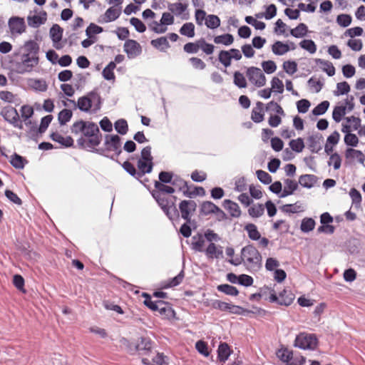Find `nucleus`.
<instances>
[{
	"label": "nucleus",
	"mask_w": 365,
	"mask_h": 365,
	"mask_svg": "<svg viewBox=\"0 0 365 365\" xmlns=\"http://www.w3.org/2000/svg\"><path fill=\"white\" fill-rule=\"evenodd\" d=\"M293 353L287 349H280L277 352V356L283 361L289 363L292 359Z\"/></svg>",
	"instance_id": "obj_60"
},
{
	"label": "nucleus",
	"mask_w": 365,
	"mask_h": 365,
	"mask_svg": "<svg viewBox=\"0 0 365 365\" xmlns=\"http://www.w3.org/2000/svg\"><path fill=\"white\" fill-rule=\"evenodd\" d=\"M289 145L292 150L297 153H301L304 148L303 139L301 138H299L296 140H292Z\"/></svg>",
	"instance_id": "obj_56"
},
{
	"label": "nucleus",
	"mask_w": 365,
	"mask_h": 365,
	"mask_svg": "<svg viewBox=\"0 0 365 365\" xmlns=\"http://www.w3.org/2000/svg\"><path fill=\"white\" fill-rule=\"evenodd\" d=\"M307 26L304 24H299L296 28L291 29L290 34L296 38H301L306 35Z\"/></svg>",
	"instance_id": "obj_42"
},
{
	"label": "nucleus",
	"mask_w": 365,
	"mask_h": 365,
	"mask_svg": "<svg viewBox=\"0 0 365 365\" xmlns=\"http://www.w3.org/2000/svg\"><path fill=\"white\" fill-rule=\"evenodd\" d=\"M1 115L10 123L16 124L18 122L19 113L13 107H5L1 111Z\"/></svg>",
	"instance_id": "obj_19"
},
{
	"label": "nucleus",
	"mask_w": 365,
	"mask_h": 365,
	"mask_svg": "<svg viewBox=\"0 0 365 365\" xmlns=\"http://www.w3.org/2000/svg\"><path fill=\"white\" fill-rule=\"evenodd\" d=\"M257 178L260 182H262L264 184L268 185L271 183L272 182V177L271 175L267 173V172L259 170L256 172Z\"/></svg>",
	"instance_id": "obj_62"
},
{
	"label": "nucleus",
	"mask_w": 365,
	"mask_h": 365,
	"mask_svg": "<svg viewBox=\"0 0 365 365\" xmlns=\"http://www.w3.org/2000/svg\"><path fill=\"white\" fill-rule=\"evenodd\" d=\"M200 49L207 55H210L214 52L215 46L212 44L207 43L204 38H200Z\"/></svg>",
	"instance_id": "obj_61"
},
{
	"label": "nucleus",
	"mask_w": 365,
	"mask_h": 365,
	"mask_svg": "<svg viewBox=\"0 0 365 365\" xmlns=\"http://www.w3.org/2000/svg\"><path fill=\"white\" fill-rule=\"evenodd\" d=\"M120 138L118 135H106V145L107 148L110 150L117 151L120 148Z\"/></svg>",
	"instance_id": "obj_22"
},
{
	"label": "nucleus",
	"mask_w": 365,
	"mask_h": 365,
	"mask_svg": "<svg viewBox=\"0 0 365 365\" xmlns=\"http://www.w3.org/2000/svg\"><path fill=\"white\" fill-rule=\"evenodd\" d=\"M115 129L120 135H125L128 130V123L124 119H119L115 123Z\"/></svg>",
	"instance_id": "obj_53"
},
{
	"label": "nucleus",
	"mask_w": 365,
	"mask_h": 365,
	"mask_svg": "<svg viewBox=\"0 0 365 365\" xmlns=\"http://www.w3.org/2000/svg\"><path fill=\"white\" fill-rule=\"evenodd\" d=\"M214 42L216 44H222L225 46H230L234 42V37L232 34H225L217 36L214 38Z\"/></svg>",
	"instance_id": "obj_35"
},
{
	"label": "nucleus",
	"mask_w": 365,
	"mask_h": 365,
	"mask_svg": "<svg viewBox=\"0 0 365 365\" xmlns=\"http://www.w3.org/2000/svg\"><path fill=\"white\" fill-rule=\"evenodd\" d=\"M172 185L181 190L185 196L190 197L187 182L180 178L176 177L172 181Z\"/></svg>",
	"instance_id": "obj_30"
},
{
	"label": "nucleus",
	"mask_w": 365,
	"mask_h": 365,
	"mask_svg": "<svg viewBox=\"0 0 365 365\" xmlns=\"http://www.w3.org/2000/svg\"><path fill=\"white\" fill-rule=\"evenodd\" d=\"M219 61L225 67L227 68L231 65V56L230 52L227 51H221L218 56Z\"/></svg>",
	"instance_id": "obj_49"
},
{
	"label": "nucleus",
	"mask_w": 365,
	"mask_h": 365,
	"mask_svg": "<svg viewBox=\"0 0 365 365\" xmlns=\"http://www.w3.org/2000/svg\"><path fill=\"white\" fill-rule=\"evenodd\" d=\"M28 85L32 89L39 92H44L48 88V84L43 79L31 78L28 81Z\"/></svg>",
	"instance_id": "obj_21"
},
{
	"label": "nucleus",
	"mask_w": 365,
	"mask_h": 365,
	"mask_svg": "<svg viewBox=\"0 0 365 365\" xmlns=\"http://www.w3.org/2000/svg\"><path fill=\"white\" fill-rule=\"evenodd\" d=\"M205 253L209 259H220L223 257L222 247L215 243H210L205 250Z\"/></svg>",
	"instance_id": "obj_15"
},
{
	"label": "nucleus",
	"mask_w": 365,
	"mask_h": 365,
	"mask_svg": "<svg viewBox=\"0 0 365 365\" xmlns=\"http://www.w3.org/2000/svg\"><path fill=\"white\" fill-rule=\"evenodd\" d=\"M124 51L129 58H133L141 53L142 48L136 41L128 39L124 43Z\"/></svg>",
	"instance_id": "obj_13"
},
{
	"label": "nucleus",
	"mask_w": 365,
	"mask_h": 365,
	"mask_svg": "<svg viewBox=\"0 0 365 365\" xmlns=\"http://www.w3.org/2000/svg\"><path fill=\"white\" fill-rule=\"evenodd\" d=\"M164 355L163 354L157 353L155 357L151 359L148 358H143L142 362L145 364L153 365H162L164 363Z\"/></svg>",
	"instance_id": "obj_39"
},
{
	"label": "nucleus",
	"mask_w": 365,
	"mask_h": 365,
	"mask_svg": "<svg viewBox=\"0 0 365 365\" xmlns=\"http://www.w3.org/2000/svg\"><path fill=\"white\" fill-rule=\"evenodd\" d=\"M138 168L139 170L138 178L142 177L145 173H149L153 169V162L139 159L138 161Z\"/></svg>",
	"instance_id": "obj_25"
},
{
	"label": "nucleus",
	"mask_w": 365,
	"mask_h": 365,
	"mask_svg": "<svg viewBox=\"0 0 365 365\" xmlns=\"http://www.w3.org/2000/svg\"><path fill=\"white\" fill-rule=\"evenodd\" d=\"M205 25L207 28L214 29L220 26V20L218 16L210 14L207 16Z\"/></svg>",
	"instance_id": "obj_44"
},
{
	"label": "nucleus",
	"mask_w": 365,
	"mask_h": 365,
	"mask_svg": "<svg viewBox=\"0 0 365 365\" xmlns=\"http://www.w3.org/2000/svg\"><path fill=\"white\" fill-rule=\"evenodd\" d=\"M223 205L225 208L229 211L231 216L234 217H240L241 211L239 205L236 202H234L230 200H225L223 202Z\"/></svg>",
	"instance_id": "obj_28"
},
{
	"label": "nucleus",
	"mask_w": 365,
	"mask_h": 365,
	"mask_svg": "<svg viewBox=\"0 0 365 365\" xmlns=\"http://www.w3.org/2000/svg\"><path fill=\"white\" fill-rule=\"evenodd\" d=\"M38 57L22 55L20 61H13L12 71L18 74H24L32 71L38 64Z\"/></svg>",
	"instance_id": "obj_4"
},
{
	"label": "nucleus",
	"mask_w": 365,
	"mask_h": 365,
	"mask_svg": "<svg viewBox=\"0 0 365 365\" xmlns=\"http://www.w3.org/2000/svg\"><path fill=\"white\" fill-rule=\"evenodd\" d=\"M150 43L154 48L158 49L160 51H165L170 46L168 41V38L165 36L153 39L151 41Z\"/></svg>",
	"instance_id": "obj_29"
},
{
	"label": "nucleus",
	"mask_w": 365,
	"mask_h": 365,
	"mask_svg": "<svg viewBox=\"0 0 365 365\" xmlns=\"http://www.w3.org/2000/svg\"><path fill=\"white\" fill-rule=\"evenodd\" d=\"M346 113V106H337L334 108L332 113V118L336 122L339 123L342 117Z\"/></svg>",
	"instance_id": "obj_38"
},
{
	"label": "nucleus",
	"mask_w": 365,
	"mask_h": 365,
	"mask_svg": "<svg viewBox=\"0 0 365 365\" xmlns=\"http://www.w3.org/2000/svg\"><path fill=\"white\" fill-rule=\"evenodd\" d=\"M24 48L25 53L23 55H28L29 56L38 57V53L39 51V46L34 41H29L24 43Z\"/></svg>",
	"instance_id": "obj_23"
},
{
	"label": "nucleus",
	"mask_w": 365,
	"mask_h": 365,
	"mask_svg": "<svg viewBox=\"0 0 365 365\" xmlns=\"http://www.w3.org/2000/svg\"><path fill=\"white\" fill-rule=\"evenodd\" d=\"M264 104L261 102H257L256 107L252 111L251 118L255 123H260L264 120Z\"/></svg>",
	"instance_id": "obj_26"
},
{
	"label": "nucleus",
	"mask_w": 365,
	"mask_h": 365,
	"mask_svg": "<svg viewBox=\"0 0 365 365\" xmlns=\"http://www.w3.org/2000/svg\"><path fill=\"white\" fill-rule=\"evenodd\" d=\"M8 25L12 35H20L25 32L26 28L24 19L18 16L10 18Z\"/></svg>",
	"instance_id": "obj_10"
},
{
	"label": "nucleus",
	"mask_w": 365,
	"mask_h": 365,
	"mask_svg": "<svg viewBox=\"0 0 365 365\" xmlns=\"http://www.w3.org/2000/svg\"><path fill=\"white\" fill-rule=\"evenodd\" d=\"M151 341L149 339L143 337L140 339V342H139L136 346V349L139 351H151Z\"/></svg>",
	"instance_id": "obj_50"
},
{
	"label": "nucleus",
	"mask_w": 365,
	"mask_h": 365,
	"mask_svg": "<svg viewBox=\"0 0 365 365\" xmlns=\"http://www.w3.org/2000/svg\"><path fill=\"white\" fill-rule=\"evenodd\" d=\"M346 155H350L353 158H356L358 160V161L361 163H364L365 160V156L363 154V153L358 150H354L352 148H349L346 150Z\"/></svg>",
	"instance_id": "obj_58"
},
{
	"label": "nucleus",
	"mask_w": 365,
	"mask_h": 365,
	"mask_svg": "<svg viewBox=\"0 0 365 365\" xmlns=\"http://www.w3.org/2000/svg\"><path fill=\"white\" fill-rule=\"evenodd\" d=\"M180 33L182 36H185L188 38H192L195 36V25L191 23H185L180 29Z\"/></svg>",
	"instance_id": "obj_36"
},
{
	"label": "nucleus",
	"mask_w": 365,
	"mask_h": 365,
	"mask_svg": "<svg viewBox=\"0 0 365 365\" xmlns=\"http://www.w3.org/2000/svg\"><path fill=\"white\" fill-rule=\"evenodd\" d=\"M91 96H95L94 93H91L87 96H83L78 98L77 104L74 101H71V102L81 110L88 112L91 106H92V100Z\"/></svg>",
	"instance_id": "obj_17"
},
{
	"label": "nucleus",
	"mask_w": 365,
	"mask_h": 365,
	"mask_svg": "<svg viewBox=\"0 0 365 365\" xmlns=\"http://www.w3.org/2000/svg\"><path fill=\"white\" fill-rule=\"evenodd\" d=\"M341 131L346 133V135L344 136V143L347 145L356 147L358 145L359 139L357 136L355 134L351 133V125H348L345 124V123H343Z\"/></svg>",
	"instance_id": "obj_16"
},
{
	"label": "nucleus",
	"mask_w": 365,
	"mask_h": 365,
	"mask_svg": "<svg viewBox=\"0 0 365 365\" xmlns=\"http://www.w3.org/2000/svg\"><path fill=\"white\" fill-rule=\"evenodd\" d=\"M196 209L197 203L194 200H184L179 204L181 217L187 223H191V217L195 214Z\"/></svg>",
	"instance_id": "obj_7"
},
{
	"label": "nucleus",
	"mask_w": 365,
	"mask_h": 365,
	"mask_svg": "<svg viewBox=\"0 0 365 365\" xmlns=\"http://www.w3.org/2000/svg\"><path fill=\"white\" fill-rule=\"evenodd\" d=\"M315 222L312 218H304L302 221L301 230L304 232H308L314 230Z\"/></svg>",
	"instance_id": "obj_51"
},
{
	"label": "nucleus",
	"mask_w": 365,
	"mask_h": 365,
	"mask_svg": "<svg viewBox=\"0 0 365 365\" xmlns=\"http://www.w3.org/2000/svg\"><path fill=\"white\" fill-rule=\"evenodd\" d=\"M249 81L257 87H262L266 84V77L262 70L257 67H249L246 71Z\"/></svg>",
	"instance_id": "obj_6"
},
{
	"label": "nucleus",
	"mask_w": 365,
	"mask_h": 365,
	"mask_svg": "<svg viewBox=\"0 0 365 365\" xmlns=\"http://www.w3.org/2000/svg\"><path fill=\"white\" fill-rule=\"evenodd\" d=\"M205 237L202 234H197L192 237V249L197 252H205Z\"/></svg>",
	"instance_id": "obj_27"
},
{
	"label": "nucleus",
	"mask_w": 365,
	"mask_h": 365,
	"mask_svg": "<svg viewBox=\"0 0 365 365\" xmlns=\"http://www.w3.org/2000/svg\"><path fill=\"white\" fill-rule=\"evenodd\" d=\"M154 197L156 199L158 205L160 206L162 210L165 212L166 215L172 219L173 215H175L178 212L174 204H170L168 198L160 192L153 194Z\"/></svg>",
	"instance_id": "obj_9"
},
{
	"label": "nucleus",
	"mask_w": 365,
	"mask_h": 365,
	"mask_svg": "<svg viewBox=\"0 0 365 365\" xmlns=\"http://www.w3.org/2000/svg\"><path fill=\"white\" fill-rule=\"evenodd\" d=\"M24 158L18 154L11 156V164L16 168L21 169L24 167Z\"/></svg>",
	"instance_id": "obj_59"
},
{
	"label": "nucleus",
	"mask_w": 365,
	"mask_h": 365,
	"mask_svg": "<svg viewBox=\"0 0 365 365\" xmlns=\"http://www.w3.org/2000/svg\"><path fill=\"white\" fill-rule=\"evenodd\" d=\"M267 291L269 292L268 299L271 302H277L280 305L289 306L294 299V294L291 291L284 289L277 297L275 291L269 287H262L259 295L263 296Z\"/></svg>",
	"instance_id": "obj_3"
},
{
	"label": "nucleus",
	"mask_w": 365,
	"mask_h": 365,
	"mask_svg": "<svg viewBox=\"0 0 365 365\" xmlns=\"http://www.w3.org/2000/svg\"><path fill=\"white\" fill-rule=\"evenodd\" d=\"M47 20V13L38 9L31 11L27 16V22L29 26L38 28L44 24Z\"/></svg>",
	"instance_id": "obj_8"
},
{
	"label": "nucleus",
	"mask_w": 365,
	"mask_h": 365,
	"mask_svg": "<svg viewBox=\"0 0 365 365\" xmlns=\"http://www.w3.org/2000/svg\"><path fill=\"white\" fill-rule=\"evenodd\" d=\"M329 106V102L327 101H322L313 110L312 113L314 115H323L326 113Z\"/></svg>",
	"instance_id": "obj_54"
},
{
	"label": "nucleus",
	"mask_w": 365,
	"mask_h": 365,
	"mask_svg": "<svg viewBox=\"0 0 365 365\" xmlns=\"http://www.w3.org/2000/svg\"><path fill=\"white\" fill-rule=\"evenodd\" d=\"M264 212V207L262 204L254 205L249 208V214L254 217H258L263 215Z\"/></svg>",
	"instance_id": "obj_47"
},
{
	"label": "nucleus",
	"mask_w": 365,
	"mask_h": 365,
	"mask_svg": "<svg viewBox=\"0 0 365 365\" xmlns=\"http://www.w3.org/2000/svg\"><path fill=\"white\" fill-rule=\"evenodd\" d=\"M168 9L176 16H180L187 9V5L182 3L170 4L168 5Z\"/></svg>",
	"instance_id": "obj_40"
},
{
	"label": "nucleus",
	"mask_w": 365,
	"mask_h": 365,
	"mask_svg": "<svg viewBox=\"0 0 365 365\" xmlns=\"http://www.w3.org/2000/svg\"><path fill=\"white\" fill-rule=\"evenodd\" d=\"M156 312H158L161 316L168 319L173 318L175 315V312L172 307L162 300H159V304L158 307H157Z\"/></svg>",
	"instance_id": "obj_20"
},
{
	"label": "nucleus",
	"mask_w": 365,
	"mask_h": 365,
	"mask_svg": "<svg viewBox=\"0 0 365 365\" xmlns=\"http://www.w3.org/2000/svg\"><path fill=\"white\" fill-rule=\"evenodd\" d=\"M50 36L52 39L53 46L56 49H61L63 44L61 43L63 35V29L58 24H53L50 29Z\"/></svg>",
	"instance_id": "obj_14"
},
{
	"label": "nucleus",
	"mask_w": 365,
	"mask_h": 365,
	"mask_svg": "<svg viewBox=\"0 0 365 365\" xmlns=\"http://www.w3.org/2000/svg\"><path fill=\"white\" fill-rule=\"evenodd\" d=\"M183 50L187 53H197L200 50V40L192 43L190 42L184 45Z\"/></svg>",
	"instance_id": "obj_57"
},
{
	"label": "nucleus",
	"mask_w": 365,
	"mask_h": 365,
	"mask_svg": "<svg viewBox=\"0 0 365 365\" xmlns=\"http://www.w3.org/2000/svg\"><path fill=\"white\" fill-rule=\"evenodd\" d=\"M234 83L239 88H246L247 86L245 77L240 71H235L234 73Z\"/></svg>",
	"instance_id": "obj_48"
},
{
	"label": "nucleus",
	"mask_w": 365,
	"mask_h": 365,
	"mask_svg": "<svg viewBox=\"0 0 365 365\" xmlns=\"http://www.w3.org/2000/svg\"><path fill=\"white\" fill-rule=\"evenodd\" d=\"M283 68L288 74L292 75L297 71V64L294 61H285L283 63Z\"/></svg>",
	"instance_id": "obj_64"
},
{
	"label": "nucleus",
	"mask_w": 365,
	"mask_h": 365,
	"mask_svg": "<svg viewBox=\"0 0 365 365\" xmlns=\"http://www.w3.org/2000/svg\"><path fill=\"white\" fill-rule=\"evenodd\" d=\"M245 230L247 232L248 236L251 240H258L260 239L261 235L255 225L248 224L245 226Z\"/></svg>",
	"instance_id": "obj_37"
},
{
	"label": "nucleus",
	"mask_w": 365,
	"mask_h": 365,
	"mask_svg": "<svg viewBox=\"0 0 365 365\" xmlns=\"http://www.w3.org/2000/svg\"><path fill=\"white\" fill-rule=\"evenodd\" d=\"M344 120L346 122V125H351V131L356 130L361 128V119L359 118L352 115L345 118Z\"/></svg>",
	"instance_id": "obj_52"
},
{
	"label": "nucleus",
	"mask_w": 365,
	"mask_h": 365,
	"mask_svg": "<svg viewBox=\"0 0 365 365\" xmlns=\"http://www.w3.org/2000/svg\"><path fill=\"white\" fill-rule=\"evenodd\" d=\"M262 67L264 72L268 74L273 73L277 69L276 63L273 61H263Z\"/></svg>",
	"instance_id": "obj_63"
},
{
	"label": "nucleus",
	"mask_w": 365,
	"mask_h": 365,
	"mask_svg": "<svg viewBox=\"0 0 365 365\" xmlns=\"http://www.w3.org/2000/svg\"><path fill=\"white\" fill-rule=\"evenodd\" d=\"M314 179V175H303L299 177V183L304 187L310 188L313 186L315 182Z\"/></svg>",
	"instance_id": "obj_41"
},
{
	"label": "nucleus",
	"mask_w": 365,
	"mask_h": 365,
	"mask_svg": "<svg viewBox=\"0 0 365 365\" xmlns=\"http://www.w3.org/2000/svg\"><path fill=\"white\" fill-rule=\"evenodd\" d=\"M120 14L121 7L112 6L109 7L103 15L99 16L98 21L100 24H106L114 21L118 19Z\"/></svg>",
	"instance_id": "obj_11"
},
{
	"label": "nucleus",
	"mask_w": 365,
	"mask_h": 365,
	"mask_svg": "<svg viewBox=\"0 0 365 365\" xmlns=\"http://www.w3.org/2000/svg\"><path fill=\"white\" fill-rule=\"evenodd\" d=\"M71 131L74 135L81 134L82 136L77 140L81 148H94L101 140L98 126L91 121L78 120L71 127Z\"/></svg>",
	"instance_id": "obj_1"
},
{
	"label": "nucleus",
	"mask_w": 365,
	"mask_h": 365,
	"mask_svg": "<svg viewBox=\"0 0 365 365\" xmlns=\"http://www.w3.org/2000/svg\"><path fill=\"white\" fill-rule=\"evenodd\" d=\"M51 138L63 146L71 147L73 144V140L70 136L63 137L58 133H53L51 134Z\"/></svg>",
	"instance_id": "obj_24"
},
{
	"label": "nucleus",
	"mask_w": 365,
	"mask_h": 365,
	"mask_svg": "<svg viewBox=\"0 0 365 365\" xmlns=\"http://www.w3.org/2000/svg\"><path fill=\"white\" fill-rule=\"evenodd\" d=\"M272 51L275 55L282 56L289 51V46L277 41L272 45Z\"/></svg>",
	"instance_id": "obj_31"
},
{
	"label": "nucleus",
	"mask_w": 365,
	"mask_h": 365,
	"mask_svg": "<svg viewBox=\"0 0 365 365\" xmlns=\"http://www.w3.org/2000/svg\"><path fill=\"white\" fill-rule=\"evenodd\" d=\"M218 359L220 361L225 362L231 354L230 346L226 343H222L218 347Z\"/></svg>",
	"instance_id": "obj_34"
},
{
	"label": "nucleus",
	"mask_w": 365,
	"mask_h": 365,
	"mask_svg": "<svg viewBox=\"0 0 365 365\" xmlns=\"http://www.w3.org/2000/svg\"><path fill=\"white\" fill-rule=\"evenodd\" d=\"M200 212L205 215L216 214L219 219H222L225 217L224 212L210 201H205L202 203Z\"/></svg>",
	"instance_id": "obj_12"
},
{
	"label": "nucleus",
	"mask_w": 365,
	"mask_h": 365,
	"mask_svg": "<svg viewBox=\"0 0 365 365\" xmlns=\"http://www.w3.org/2000/svg\"><path fill=\"white\" fill-rule=\"evenodd\" d=\"M282 210L286 213H297L304 211V207L299 202L294 204H287L282 207Z\"/></svg>",
	"instance_id": "obj_33"
},
{
	"label": "nucleus",
	"mask_w": 365,
	"mask_h": 365,
	"mask_svg": "<svg viewBox=\"0 0 365 365\" xmlns=\"http://www.w3.org/2000/svg\"><path fill=\"white\" fill-rule=\"evenodd\" d=\"M217 290L230 296H237L239 293L235 287L227 284L219 285Z\"/></svg>",
	"instance_id": "obj_43"
},
{
	"label": "nucleus",
	"mask_w": 365,
	"mask_h": 365,
	"mask_svg": "<svg viewBox=\"0 0 365 365\" xmlns=\"http://www.w3.org/2000/svg\"><path fill=\"white\" fill-rule=\"evenodd\" d=\"M284 189L283 190H282V192L279 195V197L281 198L292 195L294 192L298 189L299 187L298 182L291 179L284 180Z\"/></svg>",
	"instance_id": "obj_18"
},
{
	"label": "nucleus",
	"mask_w": 365,
	"mask_h": 365,
	"mask_svg": "<svg viewBox=\"0 0 365 365\" xmlns=\"http://www.w3.org/2000/svg\"><path fill=\"white\" fill-rule=\"evenodd\" d=\"M350 91V86L346 81L338 83L336 84V90L334 91L336 96L346 94Z\"/></svg>",
	"instance_id": "obj_46"
},
{
	"label": "nucleus",
	"mask_w": 365,
	"mask_h": 365,
	"mask_svg": "<svg viewBox=\"0 0 365 365\" xmlns=\"http://www.w3.org/2000/svg\"><path fill=\"white\" fill-rule=\"evenodd\" d=\"M299 46L301 48L309 51L310 53H314L317 51V46L312 40H303L299 43Z\"/></svg>",
	"instance_id": "obj_45"
},
{
	"label": "nucleus",
	"mask_w": 365,
	"mask_h": 365,
	"mask_svg": "<svg viewBox=\"0 0 365 365\" xmlns=\"http://www.w3.org/2000/svg\"><path fill=\"white\" fill-rule=\"evenodd\" d=\"M71 117L72 111L68 109H63L58 113V119L61 125H64L71 120Z\"/></svg>",
	"instance_id": "obj_55"
},
{
	"label": "nucleus",
	"mask_w": 365,
	"mask_h": 365,
	"mask_svg": "<svg viewBox=\"0 0 365 365\" xmlns=\"http://www.w3.org/2000/svg\"><path fill=\"white\" fill-rule=\"evenodd\" d=\"M316 61L329 76H333L335 74V68L331 62L320 58L317 59Z\"/></svg>",
	"instance_id": "obj_32"
},
{
	"label": "nucleus",
	"mask_w": 365,
	"mask_h": 365,
	"mask_svg": "<svg viewBox=\"0 0 365 365\" xmlns=\"http://www.w3.org/2000/svg\"><path fill=\"white\" fill-rule=\"evenodd\" d=\"M295 346L302 349H314L317 345V339L314 334H299L294 341Z\"/></svg>",
	"instance_id": "obj_5"
},
{
	"label": "nucleus",
	"mask_w": 365,
	"mask_h": 365,
	"mask_svg": "<svg viewBox=\"0 0 365 365\" xmlns=\"http://www.w3.org/2000/svg\"><path fill=\"white\" fill-rule=\"evenodd\" d=\"M229 262L234 265H239L243 262L248 269L257 271L262 266V257L256 247L248 245L242 249L240 259H230Z\"/></svg>",
	"instance_id": "obj_2"
}]
</instances>
